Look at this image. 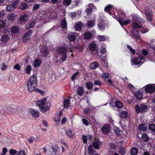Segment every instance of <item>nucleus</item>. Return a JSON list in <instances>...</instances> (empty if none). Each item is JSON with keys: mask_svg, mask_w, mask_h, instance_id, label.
Listing matches in <instances>:
<instances>
[{"mask_svg": "<svg viewBox=\"0 0 155 155\" xmlns=\"http://www.w3.org/2000/svg\"><path fill=\"white\" fill-rule=\"evenodd\" d=\"M132 28L130 32L132 38H134L136 41H137L140 38V36L139 35V31L137 30H136V29L141 28L142 25L141 24L134 21L132 24Z\"/></svg>", "mask_w": 155, "mask_h": 155, "instance_id": "1", "label": "nucleus"}, {"mask_svg": "<svg viewBox=\"0 0 155 155\" xmlns=\"http://www.w3.org/2000/svg\"><path fill=\"white\" fill-rule=\"evenodd\" d=\"M37 85V80L34 76L31 77L28 81L27 87L28 91L32 92L35 91Z\"/></svg>", "mask_w": 155, "mask_h": 155, "instance_id": "2", "label": "nucleus"}, {"mask_svg": "<svg viewBox=\"0 0 155 155\" xmlns=\"http://www.w3.org/2000/svg\"><path fill=\"white\" fill-rule=\"evenodd\" d=\"M145 59L144 57L141 55H138V57L133 58L132 60V63L134 65H138L143 63Z\"/></svg>", "mask_w": 155, "mask_h": 155, "instance_id": "3", "label": "nucleus"}, {"mask_svg": "<svg viewBox=\"0 0 155 155\" xmlns=\"http://www.w3.org/2000/svg\"><path fill=\"white\" fill-rule=\"evenodd\" d=\"M57 51L61 57V58L63 61H65L67 58L66 52L67 48L64 46H61L58 48Z\"/></svg>", "mask_w": 155, "mask_h": 155, "instance_id": "4", "label": "nucleus"}, {"mask_svg": "<svg viewBox=\"0 0 155 155\" xmlns=\"http://www.w3.org/2000/svg\"><path fill=\"white\" fill-rule=\"evenodd\" d=\"M135 108L136 112L137 114H139L140 112L141 113H145L148 110L147 106L144 104H140V106L137 104L135 106Z\"/></svg>", "mask_w": 155, "mask_h": 155, "instance_id": "5", "label": "nucleus"}, {"mask_svg": "<svg viewBox=\"0 0 155 155\" xmlns=\"http://www.w3.org/2000/svg\"><path fill=\"white\" fill-rule=\"evenodd\" d=\"M144 88L145 91L147 93L152 94L155 92V86L152 84L147 85Z\"/></svg>", "mask_w": 155, "mask_h": 155, "instance_id": "6", "label": "nucleus"}, {"mask_svg": "<svg viewBox=\"0 0 155 155\" xmlns=\"http://www.w3.org/2000/svg\"><path fill=\"white\" fill-rule=\"evenodd\" d=\"M115 18L119 22L122 26L129 24L130 22V19H127L123 21L124 19L122 17H117L116 15H115Z\"/></svg>", "mask_w": 155, "mask_h": 155, "instance_id": "7", "label": "nucleus"}, {"mask_svg": "<svg viewBox=\"0 0 155 155\" xmlns=\"http://www.w3.org/2000/svg\"><path fill=\"white\" fill-rule=\"evenodd\" d=\"M110 125L109 124H106L102 127L101 131L103 134L107 135L110 133Z\"/></svg>", "mask_w": 155, "mask_h": 155, "instance_id": "8", "label": "nucleus"}, {"mask_svg": "<svg viewBox=\"0 0 155 155\" xmlns=\"http://www.w3.org/2000/svg\"><path fill=\"white\" fill-rule=\"evenodd\" d=\"M32 33V31L30 30L24 34L23 37V41L24 42H27L30 39L31 35Z\"/></svg>", "mask_w": 155, "mask_h": 155, "instance_id": "9", "label": "nucleus"}, {"mask_svg": "<svg viewBox=\"0 0 155 155\" xmlns=\"http://www.w3.org/2000/svg\"><path fill=\"white\" fill-rule=\"evenodd\" d=\"M88 48L90 51L93 52L97 48V44L94 41H91L90 42Z\"/></svg>", "mask_w": 155, "mask_h": 155, "instance_id": "10", "label": "nucleus"}, {"mask_svg": "<svg viewBox=\"0 0 155 155\" xmlns=\"http://www.w3.org/2000/svg\"><path fill=\"white\" fill-rule=\"evenodd\" d=\"M144 12L147 21H151L153 17L152 11L148 9L145 10Z\"/></svg>", "mask_w": 155, "mask_h": 155, "instance_id": "11", "label": "nucleus"}, {"mask_svg": "<svg viewBox=\"0 0 155 155\" xmlns=\"http://www.w3.org/2000/svg\"><path fill=\"white\" fill-rule=\"evenodd\" d=\"M35 23L36 20L35 19L32 18L31 19L26 25V29L28 30L33 27L35 25Z\"/></svg>", "mask_w": 155, "mask_h": 155, "instance_id": "12", "label": "nucleus"}, {"mask_svg": "<svg viewBox=\"0 0 155 155\" xmlns=\"http://www.w3.org/2000/svg\"><path fill=\"white\" fill-rule=\"evenodd\" d=\"M89 7L87 8L85 10V12L86 13L87 16L89 15L93 11V9L96 8V7L95 6L93 3H90L88 5Z\"/></svg>", "mask_w": 155, "mask_h": 155, "instance_id": "13", "label": "nucleus"}, {"mask_svg": "<svg viewBox=\"0 0 155 155\" xmlns=\"http://www.w3.org/2000/svg\"><path fill=\"white\" fill-rule=\"evenodd\" d=\"M83 23L81 21L76 22L75 24L74 29L76 31H80L84 27Z\"/></svg>", "mask_w": 155, "mask_h": 155, "instance_id": "14", "label": "nucleus"}, {"mask_svg": "<svg viewBox=\"0 0 155 155\" xmlns=\"http://www.w3.org/2000/svg\"><path fill=\"white\" fill-rule=\"evenodd\" d=\"M78 35L76 32H71L68 35V41H74L76 40V36Z\"/></svg>", "mask_w": 155, "mask_h": 155, "instance_id": "15", "label": "nucleus"}, {"mask_svg": "<svg viewBox=\"0 0 155 155\" xmlns=\"http://www.w3.org/2000/svg\"><path fill=\"white\" fill-rule=\"evenodd\" d=\"M47 101V99L46 98L44 97L42 98L39 101H38L36 102V105L38 106L39 108L41 109L43 105Z\"/></svg>", "mask_w": 155, "mask_h": 155, "instance_id": "16", "label": "nucleus"}, {"mask_svg": "<svg viewBox=\"0 0 155 155\" xmlns=\"http://www.w3.org/2000/svg\"><path fill=\"white\" fill-rule=\"evenodd\" d=\"M50 103L48 102L47 101L45 103L42 107L41 109V110L43 112H45L48 110L50 107Z\"/></svg>", "mask_w": 155, "mask_h": 155, "instance_id": "17", "label": "nucleus"}, {"mask_svg": "<svg viewBox=\"0 0 155 155\" xmlns=\"http://www.w3.org/2000/svg\"><path fill=\"white\" fill-rule=\"evenodd\" d=\"M101 142L99 140H97V141L93 142L90 145H91L92 147H93L96 149H99L100 147V146Z\"/></svg>", "mask_w": 155, "mask_h": 155, "instance_id": "18", "label": "nucleus"}, {"mask_svg": "<svg viewBox=\"0 0 155 155\" xmlns=\"http://www.w3.org/2000/svg\"><path fill=\"white\" fill-rule=\"evenodd\" d=\"M28 19V17L26 14H24L21 16L19 18V20L20 22L23 24H25Z\"/></svg>", "mask_w": 155, "mask_h": 155, "instance_id": "19", "label": "nucleus"}, {"mask_svg": "<svg viewBox=\"0 0 155 155\" xmlns=\"http://www.w3.org/2000/svg\"><path fill=\"white\" fill-rule=\"evenodd\" d=\"M60 25L63 28V31L64 33H66L67 30V21L64 20H62L61 22Z\"/></svg>", "mask_w": 155, "mask_h": 155, "instance_id": "20", "label": "nucleus"}, {"mask_svg": "<svg viewBox=\"0 0 155 155\" xmlns=\"http://www.w3.org/2000/svg\"><path fill=\"white\" fill-rule=\"evenodd\" d=\"M134 95L137 100H141L143 97V94L140 91H137L135 92Z\"/></svg>", "mask_w": 155, "mask_h": 155, "instance_id": "21", "label": "nucleus"}, {"mask_svg": "<svg viewBox=\"0 0 155 155\" xmlns=\"http://www.w3.org/2000/svg\"><path fill=\"white\" fill-rule=\"evenodd\" d=\"M51 149L52 150V152L53 153V154L54 155H60L59 148L58 147H55L54 146H52L51 147Z\"/></svg>", "mask_w": 155, "mask_h": 155, "instance_id": "22", "label": "nucleus"}, {"mask_svg": "<svg viewBox=\"0 0 155 155\" xmlns=\"http://www.w3.org/2000/svg\"><path fill=\"white\" fill-rule=\"evenodd\" d=\"M96 150L93 149L91 145H89L88 147V153L90 155H93L96 153Z\"/></svg>", "mask_w": 155, "mask_h": 155, "instance_id": "23", "label": "nucleus"}, {"mask_svg": "<svg viewBox=\"0 0 155 155\" xmlns=\"http://www.w3.org/2000/svg\"><path fill=\"white\" fill-rule=\"evenodd\" d=\"M30 112L32 116L35 117H38L39 115V111L33 109H31Z\"/></svg>", "mask_w": 155, "mask_h": 155, "instance_id": "24", "label": "nucleus"}, {"mask_svg": "<svg viewBox=\"0 0 155 155\" xmlns=\"http://www.w3.org/2000/svg\"><path fill=\"white\" fill-rule=\"evenodd\" d=\"M19 30V28L18 26H13L11 28V32L12 34H17Z\"/></svg>", "mask_w": 155, "mask_h": 155, "instance_id": "25", "label": "nucleus"}, {"mask_svg": "<svg viewBox=\"0 0 155 155\" xmlns=\"http://www.w3.org/2000/svg\"><path fill=\"white\" fill-rule=\"evenodd\" d=\"M16 8L15 5H7L6 7V9L8 11L12 12L14 11Z\"/></svg>", "mask_w": 155, "mask_h": 155, "instance_id": "26", "label": "nucleus"}, {"mask_svg": "<svg viewBox=\"0 0 155 155\" xmlns=\"http://www.w3.org/2000/svg\"><path fill=\"white\" fill-rule=\"evenodd\" d=\"M9 39V36L7 35H4L2 36L1 41L3 43L7 42Z\"/></svg>", "mask_w": 155, "mask_h": 155, "instance_id": "27", "label": "nucleus"}, {"mask_svg": "<svg viewBox=\"0 0 155 155\" xmlns=\"http://www.w3.org/2000/svg\"><path fill=\"white\" fill-rule=\"evenodd\" d=\"M92 34L90 32L87 31L85 33L84 37L86 40H89L91 39L92 36Z\"/></svg>", "mask_w": 155, "mask_h": 155, "instance_id": "28", "label": "nucleus"}, {"mask_svg": "<svg viewBox=\"0 0 155 155\" xmlns=\"http://www.w3.org/2000/svg\"><path fill=\"white\" fill-rule=\"evenodd\" d=\"M99 64L97 61H95L91 63L89 65V67L91 69H94L96 68L98 66Z\"/></svg>", "mask_w": 155, "mask_h": 155, "instance_id": "29", "label": "nucleus"}, {"mask_svg": "<svg viewBox=\"0 0 155 155\" xmlns=\"http://www.w3.org/2000/svg\"><path fill=\"white\" fill-rule=\"evenodd\" d=\"M95 21L92 20H90L87 21V27L88 28H91L93 27L95 24Z\"/></svg>", "mask_w": 155, "mask_h": 155, "instance_id": "30", "label": "nucleus"}, {"mask_svg": "<svg viewBox=\"0 0 155 155\" xmlns=\"http://www.w3.org/2000/svg\"><path fill=\"white\" fill-rule=\"evenodd\" d=\"M149 137L147 134L144 133L142 134L141 139L143 142H147L149 141Z\"/></svg>", "mask_w": 155, "mask_h": 155, "instance_id": "31", "label": "nucleus"}, {"mask_svg": "<svg viewBox=\"0 0 155 155\" xmlns=\"http://www.w3.org/2000/svg\"><path fill=\"white\" fill-rule=\"evenodd\" d=\"M84 88L82 86H79L77 89V93L79 96H82L84 93Z\"/></svg>", "mask_w": 155, "mask_h": 155, "instance_id": "32", "label": "nucleus"}, {"mask_svg": "<svg viewBox=\"0 0 155 155\" xmlns=\"http://www.w3.org/2000/svg\"><path fill=\"white\" fill-rule=\"evenodd\" d=\"M104 23L103 22H98L97 24V26L99 29L101 31L104 30L105 28V26L104 25Z\"/></svg>", "mask_w": 155, "mask_h": 155, "instance_id": "33", "label": "nucleus"}, {"mask_svg": "<svg viewBox=\"0 0 155 155\" xmlns=\"http://www.w3.org/2000/svg\"><path fill=\"white\" fill-rule=\"evenodd\" d=\"M119 116L122 118H126L128 116V114L126 111H122L120 113Z\"/></svg>", "mask_w": 155, "mask_h": 155, "instance_id": "34", "label": "nucleus"}, {"mask_svg": "<svg viewBox=\"0 0 155 155\" xmlns=\"http://www.w3.org/2000/svg\"><path fill=\"white\" fill-rule=\"evenodd\" d=\"M138 150L135 147H133L130 151V153L131 155H137L138 153Z\"/></svg>", "mask_w": 155, "mask_h": 155, "instance_id": "35", "label": "nucleus"}, {"mask_svg": "<svg viewBox=\"0 0 155 155\" xmlns=\"http://www.w3.org/2000/svg\"><path fill=\"white\" fill-rule=\"evenodd\" d=\"M28 8V4L26 3H23L19 6V8L21 10H24Z\"/></svg>", "mask_w": 155, "mask_h": 155, "instance_id": "36", "label": "nucleus"}, {"mask_svg": "<svg viewBox=\"0 0 155 155\" xmlns=\"http://www.w3.org/2000/svg\"><path fill=\"white\" fill-rule=\"evenodd\" d=\"M114 132L116 135L118 137H120L123 134V131L120 130L118 128L115 130Z\"/></svg>", "mask_w": 155, "mask_h": 155, "instance_id": "37", "label": "nucleus"}, {"mask_svg": "<svg viewBox=\"0 0 155 155\" xmlns=\"http://www.w3.org/2000/svg\"><path fill=\"white\" fill-rule=\"evenodd\" d=\"M62 115V112L61 111L58 115L57 117H55L54 118V121L58 122L60 121L61 120V117Z\"/></svg>", "mask_w": 155, "mask_h": 155, "instance_id": "38", "label": "nucleus"}, {"mask_svg": "<svg viewBox=\"0 0 155 155\" xmlns=\"http://www.w3.org/2000/svg\"><path fill=\"white\" fill-rule=\"evenodd\" d=\"M7 25L6 21L5 20H0V28L6 27Z\"/></svg>", "mask_w": 155, "mask_h": 155, "instance_id": "39", "label": "nucleus"}, {"mask_svg": "<svg viewBox=\"0 0 155 155\" xmlns=\"http://www.w3.org/2000/svg\"><path fill=\"white\" fill-rule=\"evenodd\" d=\"M133 18L134 20L139 22H141V21L143 19L139 17L138 15H133Z\"/></svg>", "mask_w": 155, "mask_h": 155, "instance_id": "40", "label": "nucleus"}, {"mask_svg": "<svg viewBox=\"0 0 155 155\" xmlns=\"http://www.w3.org/2000/svg\"><path fill=\"white\" fill-rule=\"evenodd\" d=\"M46 15L45 14V12H40L38 15V18L40 20H43L45 18Z\"/></svg>", "mask_w": 155, "mask_h": 155, "instance_id": "41", "label": "nucleus"}, {"mask_svg": "<svg viewBox=\"0 0 155 155\" xmlns=\"http://www.w3.org/2000/svg\"><path fill=\"white\" fill-rule=\"evenodd\" d=\"M138 128L140 130L143 131H145L147 129L145 124H139L138 125Z\"/></svg>", "mask_w": 155, "mask_h": 155, "instance_id": "42", "label": "nucleus"}, {"mask_svg": "<svg viewBox=\"0 0 155 155\" xmlns=\"http://www.w3.org/2000/svg\"><path fill=\"white\" fill-rule=\"evenodd\" d=\"M116 106L118 108H120L123 106L122 103L121 102L117 100L115 103Z\"/></svg>", "mask_w": 155, "mask_h": 155, "instance_id": "43", "label": "nucleus"}, {"mask_svg": "<svg viewBox=\"0 0 155 155\" xmlns=\"http://www.w3.org/2000/svg\"><path fill=\"white\" fill-rule=\"evenodd\" d=\"M15 16L14 14L11 13L9 15L8 17V19L10 21H12L15 20Z\"/></svg>", "mask_w": 155, "mask_h": 155, "instance_id": "44", "label": "nucleus"}, {"mask_svg": "<svg viewBox=\"0 0 155 155\" xmlns=\"http://www.w3.org/2000/svg\"><path fill=\"white\" fill-rule=\"evenodd\" d=\"M86 86L88 90H91L93 87V84L90 81L87 82L86 84Z\"/></svg>", "mask_w": 155, "mask_h": 155, "instance_id": "45", "label": "nucleus"}, {"mask_svg": "<svg viewBox=\"0 0 155 155\" xmlns=\"http://www.w3.org/2000/svg\"><path fill=\"white\" fill-rule=\"evenodd\" d=\"M149 127L150 130L153 132H155V124H150Z\"/></svg>", "mask_w": 155, "mask_h": 155, "instance_id": "46", "label": "nucleus"}, {"mask_svg": "<svg viewBox=\"0 0 155 155\" xmlns=\"http://www.w3.org/2000/svg\"><path fill=\"white\" fill-rule=\"evenodd\" d=\"M41 63V61L40 60L36 59L35 61L34 66L35 67H38L40 65Z\"/></svg>", "mask_w": 155, "mask_h": 155, "instance_id": "47", "label": "nucleus"}, {"mask_svg": "<svg viewBox=\"0 0 155 155\" xmlns=\"http://www.w3.org/2000/svg\"><path fill=\"white\" fill-rule=\"evenodd\" d=\"M112 7V5L110 4L108 5L105 8L104 11L106 12H109Z\"/></svg>", "mask_w": 155, "mask_h": 155, "instance_id": "48", "label": "nucleus"}, {"mask_svg": "<svg viewBox=\"0 0 155 155\" xmlns=\"http://www.w3.org/2000/svg\"><path fill=\"white\" fill-rule=\"evenodd\" d=\"M68 137L71 138H73L75 137L74 133V132H72L70 130H68Z\"/></svg>", "mask_w": 155, "mask_h": 155, "instance_id": "49", "label": "nucleus"}, {"mask_svg": "<svg viewBox=\"0 0 155 155\" xmlns=\"http://www.w3.org/2000/svg\"><path fill=\"white\" fill-rule=\"evenodd\" d=\"M79 71H77L72 75V76L71 78V80L72 81H74L75 80V78L76 77V76L79 74Z\"/></svg>", "mask_w": 155, "mask_h": 155, "instance_id": "50", "label": "nucleus"}, {"mask_svg": "<svg viewBox=\"0 0 155 155\" xmlns=\"http://www.w3.org/2000/svg\"><path fill=\"white\" fill-rule=\"evenodd\" d=\"M31 70V68L30 65H28L26 68L25 71L27 74H29Z\"/></svg>", "mask_w": 155, "mask_h": 155, "instance_id": "51", "label": "nucleus"}, {"mask_svg": "<svg viewBox=\"0 0 155 155\" xmlns=\"http://www.w3.org/2000/svg\"><path fill=\"white\" fill-rule=\"evenodd\" d=\"M126 152L125 149L122 147H120L119 150V153L120 154L124 155Z\"/></svg>", "mask_w": 155, "mask_h": 155, "instance_id": "52", "label": "nucleus"}, {"mask_svg": "<svg viewBox=\"0 0 155 155\" xmlns=\"http://www.w3.org/2000/svg\"><path fill=\"white\" fill-rule=\"evenodd\" d=\"M40 7V5L38 4H36L34 5L32 10L33 11H35L38 10Z\"/></svg>", "mask_w": 155, "mask_h": 155, "instance_id": "53", "label": "nucleus"}, {"mask_svg": "<svg viewBox=\"0 0 155 155\" xmlns=\"http://www.w3.org/2000/svg\"><path fill=\"white\" fill-rule=\"evenodd\" d=\"M98 38L100 41H105L106 40V37L104 35H99Z\"/></svg>", "mask_w": 155, "mask_h": 155, "instance_id": "54", "label": "nucleus"}, {"mask_svg": "<svg viewBox=\"0 0 155 155\" xmlns=\"http://www.w3.org/2000/svg\"><path fill=\"white\" fill-rule=\"evenodd\" d=\"M127 48L129 49L130 52L133 54H135V50L133 49L130 46L127 45Z\"/></svg>", "mask_w": 155, "mask_h": 155, "instance_id": "55", "label": "nucleus"}, {"mask_svg": "<svg viewBox=\"0 0 155 155\" xmlns=\"http://www.w3.org/2000/svg\"><path fill=\"white\" fill-rule=\"evenodd\" d=\"M101 61L104 63V64L107 66V59L106 56H104L103 58L102 59Z\"/></svg>", "mask_w": 155, "mask_h": 155, "instance_id": "56", "label": "nucleus"}, {"mask_svg": "<svg viewBox=\"0 0 155 155\" xmlns=\"http://www.w3.org/2000/svg\"><path fill=\"white\" fill-rule=\"evenodd\" d=\"M63 104L64 107L67 108L68 107V99H66L64 101Z\"/></svg>", "mask_w": 155, "mask_h": 155, "instance_id": "57", "label": "nucleus"}, {"mask_svg": "<svg viewBox=\"0 0 155 155\" xmlns=\"http://www.w3.org/2000/svg\"><path fill=\"white\" fill-rule=\"evenodd\" d=\"M17 151L16 150L11 149L9 150V153L10 154V155H14L15 154L17 153Z\"/></svg>", "mask_w": 155, "mask_h": 155, "instance_id": "58", "label": "nucleus"}, {"mask_svg": "<svg viewBox=\"0 0 155 155\" xmlns=\"http://www.w3.org/2000/svg\"><path fill=\"white\" fill-rule=\"evenodd\" d=\"M110 146V148L114 150H115L116 148V144L113 143H109Z\"/></svg>", "mask_w": 155, "mask_h": 155, "instance_id": "59", "label": "nucleus"}, {"mask_svg": "<svg viewBox=\"0 0 155 155\" xmlns=\"http://www.w3.org/2000/svg\"><path fill=\"white\" fill-rule=\"evenodd\" d=\"M91 111V109L89 108H86L84 110V112L86 115H88Z\"/></svg>", "mask_w": 155, "mask_h": 155, "instance_id": "60", "label": "nucleus"}, {"mask_svg": "<svg viewBox=\"0 0 155 155\" xmlns=\"http://www.w3.org/2000/svg\"><path fill=\"white\" fill-rule=\"evenodd\" d=\"M100 52L102 54H105L106 53V48L104 47H101L100 50Z\"/></svg>", "mask_w": 155, "mask_h": 155, "instance_id": "61", "label": "nucleus"}, {"mask_svg": "<svg viewBox=\"0 0 155 155\" xmlns=\"http://www.w3.org/2000/svg\"><path fill=\"white\" fill-rule=\"evenodd\" d=\"M82 139L83 143H87V138L86 136H85L84 135H83L82 137Z\"/></svg>", "mask_w": 155, "mask_h": 155, "instance_id": "62", "label": "nucleus"}, {"mask_svg": "<svg viewBox=\"0 0 155 155\" xmlns=\"http://www.w3.org/2000/svg\"><path fill=\"white\" fill-rule=\"evenodd\" d=\"M82 121L84 124L86 126H88L89 124V121L86 119H82Z\"/></svg>", "mask_w": 155, "mask_h": 155, "instance_id": "63", "label": "nucleus"}, {"mask_svg": "<svg viewBox=\"0 0 155 155\" xmlns=\"http://www.w3.org/2000/svg\"><path fill=\"white\" fill-rule=\"evenodd\" d=\"M110 76V74L108 73H104L102 74V77L103 78H108Z\"/></svg>", "mask_w": 155, "mask_h": 155, "instance_id": "64", "label": "nucleus"}]
</instances>
